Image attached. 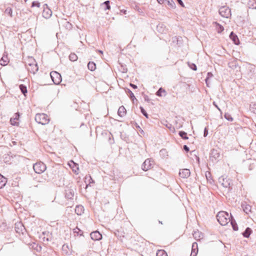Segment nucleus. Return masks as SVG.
Listing matches in <instances>:
<instances>
[{
	"label": "nucleus",
	"mask_w": 256,
	"mask_h": 256,
	"mask_svg": "<svg viewBox=\"0 0 256 256\" xmlns=\"http://www.w3.org/2000/svg\"><path fill=\"white\" fill-rule=\"evenodd\" d=\"M230 217L232 218V216H230L228 214L224 211L219 212L216 216L218 221L222 226H226L230 222Z\"/></svg>",
	"instance_id": "obj_1"
},
{
	"label": "nucleus",
	"mask_w": 256,
	"mask_h": 256,
	"mask_svg": "<svg viewBox=\"0 0 256 256\" xmlns=\"http://www.w3.org/2000/svg\"><path fill=\"white\" fill-rule=\"evenodd\" d=\"M35 120L38 123L42 125L48 124L50 121L48 116L44 113L37 114L35 116Z\"/></svg>",
	"instance_id": "obj_2"
},
{
	"label": "nucleus",
	"mask_w": 256,
	"mask_h": 256,
	"mask_svg": "<svg viewBox=\"0 0 256 256\" xmlns=\"http://www.w3.org/2000/svg\"><path fill=\"white\" fill-rule=\"evenodd\" d=\"M219 14L223 18H229L231 17V10L229 7L224 6L220 8L218 10Z\"/></svg>",
	"instance_id": "obj_3"
},
{
	"label": "nucleus",
	"mask_w": 256,
	"mask_h": 256,
	"mask_svg": "<svg viewBox=\"0 0 256 256\" xmlns=\"http://www.w3.org/2000/svg\"><path fill=\"white\" fill-rule=\"evenodd\" d=\"M33 168L36 173L40 174L46 170V167L44 163L40 162L34 164Z\"/></svg>",
	"instance_id": "obj_4"
},
{
	"label": "nucleus",
	"mask_w": 256,
	"mask_h": 256,
	"mask_svg": "<svg viewBox=\"0 0 256 256\" xmlns=\"http://www.w3.org/2000/svg\"><path fill=\"white\" fill-rule=\"evenodd\" d=\"M50 75L54 84H58L62 82V76L58 72L56 71H52L50 73Z\"/></svg>",
	"instance_id": "obj_5"
},
{
	"label": "nucleus",
	"mask_w": 256,
	"mask_h": 256,
	"mask_svg": "<svg viewBox=\"0 0 256 256\" xmlns=\"http://www.w3.org/2000/svg\"><path fill=\"white\" fill-rule=\"evenodd\" d=\"M32 62L31 63L28 64V70L31 73L35 74L38 70V67L35 60L32 58H30Z\"/></svg>",
	"instance_id": "obj_6"
},
{
	"label": "nucleus",
	"mask_w": 256,
	"mask_h": 256,
	"mask_svg": "<svg viewBox=\"0 0 256 256\" xmlns=\"http://www.w3.org/2000/svg\"><path fill=\"white\" fill-rule=\"evenodd\" d=\"M52 14V10L48 7L47 4H44V10L42 12V16L46 18H50Z\"/></svg>",
	"instance_id": "obj_7"
},
{
	"label": "nucleus",
	"mask_w": 256,
	"mask_h": 256,
	"mask_svg": "<svg viewBox=\"0 0 256 256\" xmlns=\"http://www.w3.org/2000/svg\"><path fill=\"white\" fill-rule=\"evenodd\" d=\"M153 162L150 159L148 158L145 160V161L143 162L142 168L144 171H147L148 170L152 168V164Z\"/></svg>",
	"instance_id": "obj_8"
},
{
	"label": "nucleus",
	"mask_w": 256,
	"mask_h": 256,
	"mask_svg": "<svg viewBox=\"0 0 256 256\" xmlns=\"http://www.w3.org/2000/svg\"><path fill=\"white\" fill-rule=\"evenodd\" d=\"M74 196V191L70 188H67L65 190V197L67 199H72Z\"/></svg>",
	"instance_id": "obj_9"
},
{
	"label": "nucleus",
	"mask_w": 256,
	"mask_h": 256,
	"mask_svg": "<svg viewBox=\"0 0 256 256\" xmlns=\"http://www.w3.org/2000/svg\"><path fill=\"white\" fill-rule=\"evenodd\" d=\"M90 237L94 240H99L102 238V235L98 231H94L90 233Z\"/></svg>",
	"instance_id": "obj_10"
},
{
	"label": "nucleus",
	"mask_w": 256,
	"mask_h": 256,
	"mask_svg": "<svg viewBox=\"0 0 256 256\" xmlns=\"http://www.w3.org/2000/svg\"><path fill=\"white\" fill-rule=\"evenodd\" d=\"M190 170L187 168L181 170L179 172L180 176L184 178H188L190 176Z\"/></svg>",
	"instance_id": "obj_11"
},
{
	"label": "nucleus",
	"mask_w": 256,
	"mask_h": 256,
	"mask_svg": "<svg viewBox=\"0 0 256 256\" xmlns=\"http://www.w3.org/2000/svg\"><path fill=\"white\" fill-rule=\"evenodd\" d=\"M198 252V244L194 242L192 244V252L190 256H196Z\"/></svg>",
	"instance_id": "obj_12"
},
{
	"label": "nucleus",
	"mask_w": 256,
	"mask_h": 256,
	"mask_svg": "<svg viewBox=\"0 0 256 256\" xmlns=\"http://www.w3.org/2000/svg\"><path fill=\"white\" fill-rule=\"evenodd\" d=\"M230 38L233 41L234 44L238 45L240 44L239 40L236 34L233 32H231L230 35Z\"/></svg>",
	"instance_id": "obj_13"
},
{
	"label": "nucleus",
	"mask_w": 256,
	"mask_h": 256,
	"mask_svg": "<svg viewBox=\"0 0 256 256\" xmlns=\"http://www.w3.org/2000/svg\"><path fill=\"white\" fill-rule=\"evenodd\" d=\"M14 228L16 232L22 233V230L24 229V227L20 222H18L15 224Z\"/></svg>",
	"instance_id": "obj_14"
},
{
	"label": "nucleus",
	"mask_w": 256,
	"mask_h": 256,
	"mask_svg": "<svg viewBox=\"0 0 256 256\" xmlns=\"http://www.w3.org/2000/svg\"><path fill=\"white\" fill-rule=\"evenodd\" d=\"M118 114L120 117H122L126 115V110L124 106H122L119 108L118 111Z\"/></svg>",
	"instance_id": "obj_15"
},
{
	"label": "nucleus",
	"mask_w": 256,
	"mask_h": 256,
	"mask_svg": "<svg viewBox=\"0 0 256 256\" xmlns=\"http://www.w3.org/2000/svg\"><path fill=\"white\" fill-rule=\"evenodd\" d=\"M110 2L109 0H106L104 2L100 4V8L104 10H110Z\"/></svg>",
	"instance_id": "obj_16"
},
{
	"label": "nucleus",
	"mask_w": 256,
	"mask_h": 256,
	"mask_svg": "<svg viewBox=\"0 0 256 256\" xmlns=\"http://www.w3.org/2000/svg\"><path fill=\"white\" fill-rule=\"evenodd\" d=\"M164 4L170 8H174L176 7V4L172 0H166Z\"/></svg>",
	"instance_id": "obj_17"
},
{
	"label": "nucleus",
	"mask_w": 256,
	"mask_h": 256,
	"mask_svg": "<svg viewBox=\"0 0 256 256\" xmlns=\"http://www.w3.org/2000/svg\"><path fill=\"white\" fill-rule=\"evenodd\" d=\"M242 207L243 208L244 211L246 214H248L251 211V206L249 204H247L246 203L242 204Z\"/></svg>",
	"instance_id": "obj_18"
},
{
	"label": "nucleus",
	"mask_w": 256,
	"mask_h": 256,
	"mask_svg": "<svg viewBox=\"0 0 256 256\" xmlns=\"http://www.w3.org/2000/svg\"><path fill=\"white\" fill-rule=\"evenodd\" d=\"M214 24L216 25V29L218 33H221L224 30V27L217 22H214Z\"/></svg>",
	"instance_id": "obj_19"
},
{
	"label": "nucleus",
	"mask_w": 256,
	"mask_h": 256,
	"mask_svg": "<svg viewBox=\"0 0 256 256\" xmlns=\"http://www.w3.org/2000/svg\"><path fill=\"white\" fill-rule=\"evenodd\" d=\"M228 67L232 69H235L238 66V64L236 60L230 62L228 64Z\"/></svg>",
	"instance_id": "obj_20"
},
{
	"label": "nucleus",
	"mask_w": 256,
	"mask_h": 256,
	"mask_svg": "<svg viewBox=\"0 0 256 256\" xmlns=\"http://www.w3.org/2000/svg\"><path fill=\"white\" fill-rule=\"evenodd\" d=\"M84 211V208L82 206H78L75 208V212L78 215H81Z\"/></svg>",
	"instance_id": "obj_21"
},
{
	"label": "nucleus",
	"mask_w": 256,
	"mask_h": 256,
	"mask_svg": "<svg viewBox=\"0 0 256 256\" xmlns=\"http://www.w3.org/2000/svg\"><path fill=\"white\" fill-rule=\"evenodd\" d=\"M6 182V178L0 174V188H2Z\"/></svg>",
	"instance_id": "obj_22"
},
{
	"label": "nucleus",
	"mask_w": 256,
	"mask_h": 256,
	"mask_svg": "<svg viewBox=\"0 0 256 256\" xmlns=\"http://www.w3.org/2000/svg\"><path fill=\"white\" fill-rule=\"evenodd\" d=\"M193 236L196 240H198L202 238L203 236V235L202 232H194L193 233Z\"/></svg>",
	"instance_id": "obj_23"
},
{
	"label": "nucleus",
	"mask_w": 256,
	"mask_h": 256,
	"mask_svg": "<svg viewBox=\"0 0 256 256\" xmlns=\"http://www.w3.org/2000/svg\"><path fill=\"white\" fill-rule=\"evenodd\" d=\"M223 182H222V184L224 188H230V183L231 181L229 180H227L226 178L222 180Z\"/></svg>",
	"instance_id": "obj_24"
},
{
	"label": "nucleus",
	"mask_w": 256,
	"mask_h": 256,
	"mask_svg": "<svg viewBox=\"0 0 256 256\" xmlns=\"http://www.w3.org/2000/svg\"><path fill=\"white\" fill-rule=\"evenodd\" d=\"M252 232V230L250 228H247L244 232L242 233V235L245 238H248Z\"/></svg>",
	"instance_id": "obj_25"
},
{
	"label": "nucleus",
	"mask_w": 256,
	"mask_h": 256,
	"mask_svg": "<svg viewBox=\"0 0 256 256\" xmlns=\"http://www.w3.org/2000/svg\"><path fill=\"white\" fill-rule=\"evenodd\" d=\"M88 68L90 70L94 71L96 68V65L94 62H90L88 64Z\"/></svg>",
	"instance_id": "obj_26"
},
{
	"label": "nucleus",
	"mask_w": 256,
	"mask_h": 256,
	"mask_svg": "<svg viewBox=\"0 0 256 256\" xmlns=\"http://www.w3.org/2000/svg\"><path fill=\"white\" fill-rule=\"evenodd\" d=\"M162 93L164 94V96L166 95V90L162 88H160L156 92V95L158 96H162Z\"/></svg>",
	"instance_id": "obj_27"
},
{
	"label": "nucleus",
	"mask_w": 256,
	"mask_h": 256,
	"mask_svg": "<svg viewBox=\"0 0 256 256\" xmlns=\"http://www.w3.org/2000/svg\"><path fill=\"white\" fill-rule=\"evenodd\" d=\"M230 222L233 230L235 231L238 230V226L234 220L232 219L230 220Z\"/></svg>",
	"instance_id": "obj_28"
},
{
	"label": "nucleus",
	"mask_w": 256,
	"mask_h": 256,
	"mask_svg": "<svg viewBox=\"0 0 256 256\" xmlns=\"http://www.w3.org/2000/svg\"><path fill=\"white\" fill-rule=\"evenodd\" d=\"M19 87L22 94L26 96V94L28 92L26 87L24 84H20Z\"/></svg>",
	"instance_id": "obj_29"
},
{
	"label": "nucleus",
	"mask_w": 256,
	"mask_h": 256,
	"mask_svg": "<svg viewBox=\"0 0 256 256\" xmlns=\"http://www.w3.org/2000/svg\"><path fill=\"white\" fill-rule=\"evenodd\" d=\"M72 163L73 166H72L70 164V166L72 168L73 172H74L76 174H78L77 171L78 170V164H76V163H74L73 161H72Z\"/></svg>",
	"instance_id": "obj_30"
},
{
	"label": "nucleus",
	"mask_w": 256,
	"mask_h": 256,
	"mask_svg": "<svg viewBox=\"0 0 256 256\" xmlns=\"http://www.w3.org/2000/svg\"><path fill=\"white\" fill-rule=\"evenodd\" d=\"M178 134L184 140H188V138L187 134L184 131H180Z\"/></svg>",
	"instance_id": "obj_31"
},
{
	"label": "nucleus",
	"mask_w": 256,
	"mask_h": 256,
	"mask_svg": "<svg viewBox=\"0 0 256 256\" xmlns=\"http://www.w3.org/2000/svg\"><path fill=\"white\" fill-rule=\"evenodd\" d=\"M156 256H168L166 252L163 250H158L156 252Z\"/></svg>",
	"instance_id": "obj_32"
},
{
	"label": "nucleus",
	"mask_w": 256,
	"mask_h": 256,
	"mask_svg": "<svg viewBox=\"0 0 256 256\" xmlns=\"http://www.w3.org/2000/svg\"><path fill=\"white\" fill-rule=\"evenodd\" d=\"M69 59L72 62H75L78 60V56L75 54L72 53L69 56Z\"/></svg>",
	"instance_id": "obj_33"
},
{
	"label": "nucleus",
	"mask_w": 256,
	"mask_h": 256,
	"mask_svg": "<svg viewBox=\"0 0 256 256\" xmlns=\"http://www.w3.org/2000/svg\"><path fill=\"white\" fill-rule=\"evenodd\" d=\"M4 13L10 17L12 16V10L11 8L8 7L4 11Z\"/></svg>",
	"instance_id": "obj_34"
},
{
	"label": "nucleus",
	"mask_w": 256,
	"mask_h": 256,
	"mask_svg": "<svg viewBox=\"0 0 256 256\" xmlns=\"http://www.w3.org/2000/svg\"><path fill=\"white\" fill-rule=\"evenodd\" d=\"M126 92L129 94L130 98L131 99L132 101L134 102V100H136L134 94L130 89H128Z\"/></svg>",
	"instance_id": "obj_35"
},
{
	"label": "nucleus",
	"mask_w": 256,
	"mask_h": 256,
	"mask_svg": "<svg viewBox=\"0 0 256 256\" xmlns=\"http://www.w3.org/2000/svg\"><path fill=\"white\" fill-rule=\"evenodd\" d=\"M213 76V74H212V72H208L207 74V76L206 78V84L208 86H209L208 84V80L209 78H212Z\"/></svg>",
	"instance_id": "obj_36"
},
{
	"label": "nucleus",
	"mask_w": 256,
	"mask_h": 256,
	"mask_svg": "<svg viewBox=\"0 0 256 256\" xmlns=\"http://www.w3.org/2000/svg\"><path fill=\"white\" fill-rule=\"evenodd\" d=\"M86 180H88V182H89L88 185L90 184H92L94 182V180L92 179L90 176H86L85 178ZM88 186V184H86V188Z\"/></svg>",
	"instance_id": "obj_37"
},
{
	"label": "nucleus",
	"mask_w": 256,
	"mask_h": 256,
	"mask_svg": "<svg viewBox=\"0 0 256 256\" xmlns=\"http://www.w3.org/2000/svg\"><path fill=\"white\" fill-rule=\"evenodd\" d=\"M0 64L2 66H6L8 64L7 58L2 57L0 60Z\"/></svg>",
	"instance_id": "obj_38"
},
{
	"label": "nucleus",
	"mask_w": 256,
	"mask_h": 256,
	"mask_svg": "<svg viewBox=\"0 0 256 256\" xmlns=\"http://www.w3.org/2000/svg\"><path fill=\"white\" fill-rule=\"evenodd\" d=\"M211 154L212 156L214 157L215 158H218L220 156L219 153L217 152L216 150H213L212 151Z\"/></svg>",
	"instance_id": "obj_39"
},
{
	"label": "nucleus",
	"mask_w": 256,
	"mask_h": 256,
	"mask_svg": "<svg viewBox=\"0 0 256 256\" xmlns=\"http://www.w3.org/2000/svg\"><path fill=\"white\" fill-rule=\"evenodd\" d=\"M188 64L189 67L192 70H197L196 66L194 64L188 62Z\"/></svg>",
	"instance_id": "obj_40"
},
{
	"label": "nucleus",
	"mask_w": 256,
	"mask_h": 256,
	"mask_svg": "<svg viewBox=\"0 0 256 256\" xmlns=\"http://www.w3.org/2000/svg\"><path fill=\"white\" fill-rule=\"evenodd\" d=\"M166 124H164L166 126V127H167L172 132L174 131V128L170 124L168 123L166 121Z\"/></svg>",
	"instance_id": "obj_41"
},
{
	"label": "nucleus",
	"mask_w": 256,
	"mask_h": 256,
	"mask_svg": "<svg viewBox=\"0 0 256 256\" xmlns=\"http://www.w3.org/2000/svg\"><path fill=\"white\" fill-rule=\"evenodd\" d=\"M140 110L141 112L143 114V115L144 116L147 118H148V115L147 114V112H146V111L144 110V109L143 108V107L140 106Z\"/></svg>",
	"instance_id": "obj_42"
},
{
	"label": "nucleus",
	"mask_w": 256,
	"mask_h": 256,
	"mask_svg": "<svg viewBox=\"0 0 256 256\" xmlns=\"http://www.w3.org/2000/svg\"><path fill=\"white\" fill-rule=\"evenodd\" d=\"M224 118H226V119L229 121L232 122L233 120V118L231 116L230 114L228 113L225 114Z\"/></svg>",
	"instance_id": "obj_43"
},
{
	"label": "nucleus",
	"mask_w": 256,
	"mask_h": 256,
	"mask_svg": "<svg viewBox=\"0 0 256 256\" xmlns=\"http://www.w3.org/2000/svg\"><path fill=\"white\" fill-rule=\"evenodd\" d=\"M32 6H36L38 8H39L40 6V3L38 2H33L32 4Z\"/></svg>",
	"instance_id": "obj_44"
},
{
	"label": "nucleus",
	"mask_w": 256,
	"mask_h": 256,
	"mask_svg": "<svg viewBox=\"0 0 256 256\" xmlns=\"http://www.w3.org/2000/svg\"><path fill=\"white\" fill-rule=\"evenodd\" d=\"M16 120H16L14 118H11L10 120L12 124L14 126L18 124V122H16Z\"/></svg>",
	"instance_id": "obj_45"
},
{
	"label": "nucleus",
	"mask_w": 256,
	"mask_h": 256,
	"mask_svg": "<svg viewBox=\"0 0 256 256\" xmlns=\"http://www.w3.org/2000/svg\"><path fill=\"white\" fill-rule=\"evenodd\" d=\"M116 234L118 236H120V238H124V234H122V232H120L119 230L116 233Z\"/></svg>",
	"instance_id": "obj_46"
},
{
	"label": "nucleus",
	"mask_w": 256,
	"mask_h": 256,
	"mask_svg": "<svg viewBox=\"0 0 256 256\" xmlns=\"http://www.w3.org/2000/svg\"><path fill=\"white\" fill-rule=\"evenodd\" d=\"M208 134V128L207 127H206L204 130V137H206Z\"/></svg>",
	"instance_id": "obj_47"
},
{
	"label": "nucleus",
	"mask_w": 256,
	"mask_h": 256,
	"mask_svg": "<svg viewBox=\"0 0 256 256\" xmlns=\"http://www.w3.org/2000/svg\"><path fill=\"white\" fill-rule=\"evenodd\" d=\"M20 118V114L18 112H16L14 114V117L13 118L16 120H18Z\"/></svg>",
	"instance_id": "obj_48"
},
{
	"label": "nucleus",
	"mask_w": 256,
	"mask_h": 256,
	"mask_svg": "<svg viewBox=\"0 0 256 256\" xmlns=\"http://www.w3.org/2000/svg\"><path fill=\"white\" fill-rule=\"evenodd\" d=\"M68 248V246L67 244H64L62 246V250L64 252L65 250L66 251V248ZM68 252H66V254H67Z\"/></svg>",
	"instance_id": "obj_49"
},
{
	"label": "nucleus",
	"mask_w": 256,
	"mask_h": 256,
	"mask_svg": "<svg viewBox=\"0 0 256 256\" xmlns=\"http://www.w3.org/2000/svg\"><path fill=\"white\" fill-rule=\"evenodd\" d=\"M213 104L214 106L222 113V110L220 109V108L216 104V102H213Z\"/></svg>",
	"instance_id": "obj_50"
},
{
	"label": "nucleus",
	"mask_w": 256,
	"mask_h": 256,
	"mask_svg": "<svg viewBox=\"0 0 256 256\" xmlns=\"http://www.w3.org/2000/svg\"><path fill=\"white\" fill-rule=\"evenodd\" d=\"M80 232H81V230L77 227L74 229V233L78 234Z\"/></svg>",
	"instance_id": "obj_51"
},
{
	"label": "nucleus",
	"mask_w": 256,
	"mask_h": 256,
	"mask_svg": "<svg viewBox=\"0 0 256 256\" xmlns=\"http://www.w3.org/2000/svg\"><path fill=\"white\" fill-rule=\"evenodd\" d=\"M184 150L186 152L190 150L189 148L186 145L184 146Z\"/></svg>",
	"instance_id": "obj_52"
},
{
	"label": "nucleus",
	"mask_w": 256,
	"mask_h": 256,
	"mask_svg": "<svg viewBox=\"0 0 256 256\" xmlns=\"http://www.w3.org/2000/svg\"><path fill=\"white\" fill-rule=\"evenodd\" d=\"M166 0H157L158 2L160 4H164L165 2H166Z\"/></svg>",
	"instance_id": "obj_53"
},
{
	"label": "nucleus",
	"mask_w": 256,
	"mask_h": 256,
	"mask_svg": "<svg viewBox=\"0 0 256 256\" xmlns=\"http://www.w3.org/2000/svg\"><path fill=\"white\" fill-rule=\"evenodd\" d=\"M130 86L134 89H136L138 88V86L136 84H130Z\"/></svg>",
	"instance_id": "obj_54"
},
{
	"label": "nucleus",
	"mask_w": 256,
	"mask_h": 256,
	"mask_svg": "<svg viewBox=\"0 0 256 256\" xmlns=\"http://www.w3.org/2000/svg\"><path fill=\"white\" fill-rule=\"evenodd\" d=\"M178 2L180 6H184L183 2L182 0H178Z\"/></svg>",
	"instance_id": "obj_55"
},
{
	"label": "nucleus",
	"mask_w": 256,
	"mask_h": 256,
	"mask_svg": "<svg viewBox=\"0 0 256 256\" xmlns=\"http://www.w3.org/2000/svg\"><path fill=\"white\" fill-rule=\"evenodd\" d=\"M166 152V150L165 149H162L160 150V154H164V153Z\"/></svg>",
	"instance_id": "obj_56"
},
{
	"label": "nucleus",
	"mask_w": 256,
	"mask_h": 256,
	"mask_svg": "<svg viewBox=\"0 0 256 256\" xmlns=\"http://www.w3.org/2000/svg\"><path fill=\"white\" fill-rule=\"evenodd\" d=\"M144 98L146 101H147V102L150 101V99H149L148 97L146 96L144 97Z\"/></svg>",
	"instance_id": "obj_57"
},
{
	"label": "nucleus",
	"mask_w": 256,
	"mask_h": 256,
	"mask_svg": "<svg viewBox=\"0 0 256 256\" xmlns=\"http://www.w3.org/2000/svg\"><path fill=\"white\" fill-rule=\"evenodd\" d=\"M98 52L102 54H103L102 51V50H98Z\"/></svg>",
	"instance_id": "obj_58"
},
{
	"label": "nucleus",
	"mask_w": 256,
	"mask_h": 256,
	"mask_svg": "<svg viewBox=\"0 0 256 256\" xmlns=\"http://www.w3.org/2000/svg\"><path fill=\"white\" fill-rule=\"evenodd\" d=\"M208 176H209V175H207V174H206V177L207 178H208Z\"/></svg>",
	"instance_id": "obj_59"
},
{
	"label": "nucleus",
	"mask_w": 256,
	"mask_h": 256,
	"mask_svg": "<svg viewBox=\"0 0 256 256\" xmlns=\"http://www.w3.org/2000/svg\"><path fill=\"white\" fill-rule=\"evenodd\" d=\"M208 176H209V175H207V174H206V177L207 178H208Z\"/></svg>",
	"instance_id": "obj_60"
},
{
	"label": "nucleus",
	"mask_w": 256,
	"mask_h": 256,
	"mask_svg": "<svg viewBox=\"0 0 256 256\" xmlns=\"http://www.w3.org/2000/svg\"><path fill=\"white\" fill-rule=\"evenodd\" d=\"M159 27H160V24L158 26L157 28L158 29Z\"/></svg>",
	"instance_id": "obj_61"
},
{
	"label": "nucleus",
	"mask_w": 256,
	"mask_h": 256,
	"mask_svg": "<svg viewBox=\"0 0 256 256\" xmlns=\"http://www.w3.org/2000/svg\"><path fill=\"white\" fill-rule=\"evenodd\" d=\"M26 2L28 0H24Z\"/></svg>",
	"instance_id": "obj_62"
}]
</instances>
